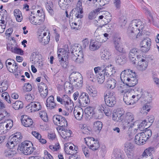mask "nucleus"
Returning <instances> with one entry per match:
<instances>
[{
    "label": "nucleus",
    "instance_id": "nucleus-1",
    "mask_svg": "<svg viewBox=\"0 0 159 159\" xmlns=\"http://www.w3.org/2000/svg\"><path fill=\"white\" fill-rule=\"evenodd\" d=\"M136 74L132 70L127 69L122 71L120 75L122 82L129 87H133L138 83Z\"/></svg>",
    "mask_w": 159,
    "mask_h": 159
},
{
    "label": "nucleus",
    "instance_id": "nucleus-2",
    "mask_svg": "<svg viewBox=\"0 0 159 159\" xmlns=\"http://www.w3.org/2000/svg\"><path fill=\"white\" fill-rule=\"evenodd\" d=\"M143 27V23L139 20H133L128 27V34L132 39L138 38L142 35L139 33Z\"/></svg>",
    "mask_w": 159,
    "mask_h": 159
},
{
    "label": "nucleus",
    "instance_id": "nucleus-3",
    "mask_svg": "<svg viewBox=\"0 0 159 159\" xmlns=\"http://www.w3.org/2000/svg\"><path fill=\"white\" fill-rule=\"evenodd\" d=\"M142 95L141 91L131 90L124 94L123 100L127 105L134 104L141 98Z\"/></svg>",
    "mask_w": 159,
    "mask_h": 159
},
{
    "label": "nucleus",
    "instance_id": "nucleus-4",
    "mask_svg": "<svg viewBox=\"0 0 159 159\" xmlns=\"http://www.w3.org/2000/svg\"><path fill=\"white\" fill-rule=\"evenodd\" d=\"M95 72L96 73L101 72L104 73L107 76H111L116 72L113 66L111 65L103 64L101 66L95 67L94 69Z\"/></svg>",
    "mask_w": 159,
    "mask_h": 159
},
{
    "label": "nucleus",
    "instance_id": "nucleus-5",
    "mask_svg": "<svg viewBox=\"0 0 159 159\" xmlns=\"http://www.w3.org/2000/svg\"><path fill=\"white\" fill-rule=\"evenodd\" d=\"M57 102L64 105L68 111H72L73 108V103L67 95H64L62 97L57 96Z\"/></svg>",
    "mask_w": 159,
    "mask_h": 159
},
{
    "label": "nucleus",
    "instance_id": "nucleus-6",
    "mask_svg": "<svg viewBox=\"0 0 159 159\" xmlns=\"http://www.w3.org/2000/svg\"><path fill=\"white\" fill-rule=\"evenodd\" d=\"M104 97L107 106L113 107L116 103V99L114 92L106 91L104 93Z\"/></svg>",
    "mask_w": 159,
    "mask_h": 159
},
{
    "label": "nucleus",
    "instance_id": "nucleus-7",
    "mask_svg": "<svg viewBox=\"0 0 159 159\" xmlns=\"http://www.w3.org/2000/svg\"><path fill=\"white\" fill-rule=\"evenodd\" d=\"M82 77L81 75L79 72L76 71L72 72L69 76V82L65 83L64 85L65 87L68 88V85L74 83L76 81L78 80H81V78Z\"/></svg>",
    "mask_w": 159,
    "mask_h": 159
},
{
    "label": "nucleus",
    "instance_id": "nucleus-8",
    "mask_svg": "<svg viewBox=\"0 0 159 159\" xmlns=\"http://www.w3.org/2000/svg\"><path fill=\"white\" fill-rule=\"evenodd\" d=\"M78 102L81 106L85 107L87 106L90 102L88 94L85 93H80Z\"/></svg>",
    "mask_w": 159,
    "mask_h": 159
},
{
    "label": "nucleus",
    "instance_id": "nucleus-9",
    "mask_svg": "<svg viewBox=\"0 0 159 159\" xmlns=\"http://www.w3.org/2000/svg\"><path fill=\"white\" fill-rule=\"evenodd\" d=\"M6 64L8 70L11 73L16 72L18 66L17 64L14 60L11 59H7L6 61Z\"/></svg>",
    "mask_w": 159,
    "mask_h": 159
},
{
    "label": "nucleus",
    "instance_id": "nucleus-10",
    "mask_svg": "<svg viewBox=\"0 0 159 159\" xmlns=\"http://www.w3.org/2000/svg\"><path fill=\"white\" fill-rule=\"evenodd\" d=\"M88 139V142L89 143V144L87 143V142L86 140V138H84L85 143L93 151H96L100 147V144L98 141L95 140L94 138L93 137L86 138Z\"/></svg>",
    "mask_w": 159,
    "mask_h": 159
},
{
    "label": "nucleus",
    "instance_id": "nucleus-11",
    "mask_svg": "<svg viewBox=\"0 0 159 159\" xmlns=\"http://www.w3.org/2000/svg\"><path fill=\"white\" fill-rule=\"evenodd\" d=\"M154 120V116H150L148 118V122L146 120H144L139 125H137L139 129H147L152 125Z\"/></svg>",
    "mask_w": 159,
    "mask_h": 159
},
{
    "label": "nucleus",
    "instance_id": "nucleus-12",
    "mask_svg": "<svg viewBox=\"0 0 159 159\" xmlns=\"http://www.w3.org/2000/svg\"><path fill=\"white\" fill-rule=\"evenodd\" d=\"M151 45V40L148 38L143 39L140 43L141 51L144 52H147L150 49Z\"/></svg>",
    "mask_w": 159,
    "mask_h": 159
},
{
    "label": "nucleus",
    "instance_id": "nucleus-13",
    "mask_svg": "<svg viewBox=\"0 0 159 159\" xmlns=\"http://www.w3.org/2000/svg\"><path fill=\"white\" fill-rule=\"evenodd\" d=\"M26 107L30 109L31 111H37L40 110L42 108L41 104L38 102H32L29 104Z\"/></svg>",
    "mask_w": 159,
    "mask_h": 159
},
{
    "label": "nucleus",
    "instance_id": "nucleus-14",
    "mask_svg": "<svg viewBox=\"0 0 159 159\" xmlns=\"http://www.w3.org/2000/svg\"><path fill=\"white\" fill-rule=\"evenodd\" d=\"M43 17L40 18L39 16H32L31 15L29 18L30 22L32 24L35 25H41L44 20L45 16H42Z\"/></svg>",
    "mask_w": 159,
    "mask_h": 159
},
{
    "label": "nucleus",
    "instance_id": "nucleus-15",
    "mask_svg": "<svg viewBox=\"0 0 159 159\" xmlns=\"http://www.w3.org/2000/svg\"><path fill=\"white\" fill-rule=\"evenodd\" d=\"M147 140L146 136L142 134L141 133L136 134L135 136V142L136 144L139 145L143 144Z\"/></svg>",
    "mask_w": 159,
    "mask_h": 159
},
{
    "label": "nucleus",
    "instance_id": "nucleus-16",
    "mask_svg": "<svg viewBox=\"0 0 159 159\" xmlns=\"http://www.w3.org/2000/svg\"><path fill=\"white\" fill-rule=\"evenodd\" d=\"M56 106L54 97L53 96H49L46 100V106L47 109L50 110L53 109Z\"/></svg>",
    "mask_w": 159,
    "mask_h": 159
},
{
    "label": "nucleus",
    "instance_id": "nucleus-17",
    "mask_svg": "<svg viewBox=\"0 0 159 159\" xmlns=\"http://www.w3.org/2000/svg\"><path fill=\"white\" fill-rule=\"evenodd\" d=\"M82 1L79 0L76 5V8L77 10L75 12V16L77 18H82L83 17L82 14L83 13V8L82 7Z\"/></svg>",
    "mask_w": 159,
    "mask_h": 159
},
{
    "label": "nucleus",
    "instance_id": "nucleus-18",
    "mask_svg": "<svg viewBox=\"0 0 159 159\" xmlns=\"http://www.w3.org/2000/svg\"><path fill=\"white\" fill-rule=\"evenodd\" d=\"M22 124L25 127H29L33 123L32 119L26 115H24L21 119Z\"/></svg>",
    "mask_w": 159,
    "mask_h": 159
},
{
    "label": "nucleus",
    "instance_id": "nucleus-19",
    "mask_svg": "<svg viewBox=\"0 0 159 159\" xmlns=\"http://www.w3.org/2000/svg\"><path fill=\"white\" fill-rule=\"evenodd\" d=\"M42 58L41 55L38 52H34L31 54L30 59L33 63H38Z\"/></svg>",
    "mask_w": 159,
    "mask_h": 159
},
{
    "label": "nucleus",
    "instance_id": "nucleus-20",
    "mask_svg": "<svg viewBox=\"0 0 159 159\" xmlns=\"http://www.w3.org/2000/svg\"><path fill=\"white\" fill-rule=\"evenodd\" d=\"M79 54L76 56L74 55V54L71 55V59L75 62L78 63H82L84 61V56L83 53L80 52Z\"/></svg>",
    "mask_w": 159,
    "mask_h": 159
},
{
    "label": "nucleus",
    "instance_id": "nucleus-21",
    "mask_svg": "<svg viewBox=\"0 0 159 159\" xmlns=\"http://www.w3.org/2000/svg\"><path fill=\"white\" fill-rule=\"evenodd\" d=\"M137 125H138L137 122H134L133 123H130L128 121V122H125L123 123V128L124 129H128L134 128V129H139Z\"/></svg>",
    "mask_w": 159,
    "mask_h": 159
},
{
    "label": "nucleus",
    "instance_id": "nucleus-22",
    "mask_svg": "<svg viewBox=\"0 0 159 159\" xmlns=\"http://www.w3.org/2000/svg\"><path fill=\"white\" fill-rule=\"evenodd\" d=\"M154 148H149L145 149L143 152L142 156L143 157H146L147 159H153L152 152Z\"/></svg>",
    "mask_w": 159,
    "mask_h": 159
},
{
    "label": "nucleus",
    "instance_id": "nucleus-23",
    "mask_svg": "<svg viewBox=\"0 0 159 159\" xmlns=\"http://www.w3.org/2000/svg\"><path fill=\"white\" fill-rule=\"evenodd\" d=\"M139 50L137 48H133L131 49L129 53V57L130 60L133 62L134 64L135 63L136 57Z\"/></svg>",
    "mask_w": 159,
    "mask_h": 159
},
{
    "label": "nucleus",
    "instance_id": "nucleus-24",
    "mask_svg": "<svg viewBox=\"0 0 159 159\" xmlns=\"http://www.w3.org/2000/svg\"><path fill=\"white\" fill-rule=\"evenodd\" d=\"M148 65V62L145 60L139 61L137 66L138 69L140 71H143L145 70Z\"/></svg>",
    "mask_w": 159,
    "mask_h": 159
},
{
    "label": "nucleus",
    "instance_id": "nucleus-25",
    "mask_svg": "<svg viewBox=\"0 0 159 159\" xmlns=\"http://www.w3.org/2000/svg\"><path fill=\"white\" fill-rule=\"evenodd\" d=\"M80 18L75 19V22H71L70 20H69V23L71 28L75 30H78L80 29V25H81V20L78 19Z\"/></svg>",
    "mask_w": 159,
    "mask_h": 159
},
{
    "label": "nucleus",
    "instance_id": "nucleus-26",
    "mask_svg": "<svg viewBox=\"0 0 159 159\" xmlns=\"http://www.w3.org/2000/svg\"><path fill=\"white\" fill-rule=\"evenodd\" d=\"M74 114L75 118L77 120H80L82 119L83 116V110L80 107L78 108L76 110L74 109Z\"/></svg>",
    "mask_w": 159,
    "mask_h": 159
},
{
    "label": "nucleus",
    "instance_id": "nucleus-27",
    "mask_svg": "<svg viewBox=\"0 0 159 159\" xmlns=\"http://www.w3.org/2000/svg\"><path fill=\"white\" fill-rule=\"evenodd\" d=\"M116 81L114 79L110 78L107 80L106 86L108 89H113L116 86Z\"/></svg>",
    "mask_w": 159,
    "mask_h": 159
},
{
    "label": "nucleus",
    "instance_id": "nucleus-28",
    "mask_svg": "<svg viewBox=\"0 0 159 159\" xmlns=\"http://www.w3.org/2000/svg\"><path fill=\"white\" fill-rule=\"evenodd\" d=\"M57 131L60 133L61 137L64 139L69 137L72 133L70 130H57Z\"/></svg>",
    "mask_w": 159,
    "mask_h": 159
},
{
    "label": "nucleus",
    "instance_id": "nucleus-29",
    "mask_svg": "<svg viewBox=\"0 0 159 159\" xmlns=\"http://www.w3.org/2000/svg\"><path fill=\"white\" fill-rule=\"evenodd\" d=\"M71 54L73 55L76 56L79 54V53H82V48L80 46H72L71 48Z\"/></svg>",
    "mask_w": 159,
    "mask_h": 159
},
{
    "label": "nucleus",
    "instance_id": "nucleus-30",
    "mask_svg": "<svg viewBox=\"0 0 159 159\" xmlns=\"http://www.w3.org/2000/svg\"><path fill=\"white\" fill-rule=\"evenodd\" d=\"M13 13L16 21L18 22H21L23 18L21 11L18 9H15Z\"/></svg>",
    "mask_w": 159,
    "mask_h": 159
},
{
    "label": "nucleus",
    "instance_id": "nucleus-31",
    "mask_svg": "<svg viewBox=\"0 0 159 159\" xmlns=\"http://www.w3.org/2000/svg\"><path fill=\"white\" fill-rule=\"evenodd\" d=\"M64 118L61 115H55L53 117V123L55 125L58 126Z\"/></svg>",
    "mask_w": 159,
    "mask_h": 159
},
{
    "label": "nucleus",
    "instance_id": "nucleus-32",
    "mask_svg": "<svg viewBox=\"0 0 159 159\" xmlns=\"http://www.w3.org/2000/svg\"><path fill=\"white\" fill-rule=\"evenodd\" d=\"M100 43L97 41L91 42L89 46V48L92 51H94L98 49L100 47Z\"/></svg>",
    "mask_w": 159,
    "mask_h": 159
},
{
    "label": "nucleus",
    "instance_id": "nucleus-33",
    "mask_svg": "<svg viewBox=\"0 0 159 159\" xmlns=\"http://www.w3.org/2000/svg\"><path fill=\"white\" fill-rule=\"evenodd\" d=\"M95 73L96 74L98 83L100 84L104 82L105 79V75L104 74V73L101 72H99V71L98 73Z\"/></svg>",
    "mask_w": 159,
    "mask_h": 159
},
{
    "label": "nucleus",
    "instance_id": "nucleus-34",
    "mask_svg": "<svg viewBox=\"0 0 159 159\" xmlns=\"http://www.w3.org/2000/svg\"><path fill=\"white\" fill-rule=\"evenodd\" d=\"M85 118L87 119L89 117L92 116L94 114L93 108L91 107H88L84 110Z\"/></svg>",
    "mask_w": 159,
    "mask_h": 159
},
{
    "label": "nucleus",
    "instance_id": "nucleus-35",
    "mask_svg": "<svg viewBox=\"0 0 159 159\" xmlns=\"http://www.w3.org/2000/svg\"><path fill=\"white\" fill-rule=\"evenodd\" d=\"M36 149L35 147H34L32 146H30L29 147H27V148L22 150L23 151V152L25 154L28 155L32 153Z\"/></svg>",
    "mask_w": 159,
    "mask_h": 159
},
{
    "label": "nucleus",
    "instance_id": "nucleus-36",
    "mask_svg": "<svg viewBox=\"0 0 159 159\" xmlns=\"http://www.w3.org/2000/svg\"><path fill=\"white\" fill-rule=\"evenodd\" d=\"M38 38L39 41L44 45L47 44L50 40V37L48 35L47 37H42V35H39Z\"/></svg>",
    "mask_w": 159,
    "mask_h": 159
},
{
    "label": "nucleus",
    "instance_id": "nucleus-37",
    "mask_svg": "<svg viewBox=\"0 0 159 159\" xmlns=\"http://www.w3.org/2000/svg\"><path fill=\"white\" fill-rule=\"evenodd\" d=\"M12 107L16 110H17L23 107V104L22 102L16 101L12 104Z\"/></svg>",
    "mask_w": 159,
    "mask_h": 159
},
{
    "label": "nucleus",
    "instance_id": "nucleus-38",
    "mask_svg": "<svg viewBox=\"0 0 159 159\" xmlns=\"http://www.w3.org/2000/svg\"><path fill=\"white\" fill-rule=\"evenodd\" d=\"M83 77L81 78V80H78L76 81L74 83L71 84L73 88H74L77 89H79L81 88L83 85Z\"/></svg>",
    "mask_w": 159,
    "mask_h": 159
},
{
    "label": "nucleus",
    "instance_id": "nucleus-39",
    "mask_svg": "<svg viewBox=\"0 0 159 159\" xmlns=\"http://www.w3.org/2000/svg\"><path fill=\"white\" fill-rule=\"evenodd\" d=\"M46 7L49 13L51 15L53 14L54 11L53 9V3L52 2L49 1L47 2Z\"/></svg>",
    "mask_w": 159,
    "mask_h": 159
},
{
    "label": "nucleus",
    "instance_id": "nucleus-40",
    "mask_svg": "<svg viewBox=\"0 0 159 159\" xmlns=\"http://www.w3.org/2000/svg\"><path fill=\"white\" fill-rule=\"evenodd\" d=\"M126 62L125 57V56L120 55L116 58V62L120 65H123Z\"/></svg>",
    "mask_w": 159,
    "mask_h": 159
},
{
    "label": "nucleus",
    "instance_id": "nucleus-41",
    "mask_svg": "<svg viewBox=\"0 0 159 159\" xmlns=\"http://www.w3.org/2000/svg\"><path fill=\"white\" fill-rule=\"evenodd\" d=\"M8 84L7 81H3L0 83V93H3L7 89Z\"/></svg>",
    "mask_w": 159,
    "mask_h": 159
},
{
    "label": "nucleus",
    "instance_id": "nucleus-42",
    "mask_svg": "<svg viewBox=\"0 0 159 159\" xmlns=\"http://www.w3.org/2000/svg\"><path fill=\"white\" fill-rule=\"evenodd\" d=\"M30 146H33L32 143L29 141H25L21 144L20 146V149L21 150L23 149L27 148V147H29Z\"/></svg>",
    "mask_w": 159,
    "mask_h": 159
},
{
    "label": "nucleus",
    "instance_id": "nucleus-43",
    "mask_svg": "<svg viewBox=\"0 0 159 159\" xmlns=\"http://www.w3.org/2000/svg\"><path fill=\"white\" fill-rule=\"evenodd\" d=\"M120 115V114L117 115L116 113L113 112L112 116L113 120L117 122L121 121L123 120L124 117H121Z\"/></svg>",
    "mask_w": 159,
    "mask_h": 159
},
{
    "label": "nucleus",
    "instance_id": "nucleus-44",
    "mask_svg": "<svg viewBox=\"0 0 159 159\" xmlns=\"http://www.w3.org/2000/svg\"><path fill=\"white\" fill-rule=\"evenodd\" d=\"M114 47L115 49L119 52L124 53H126L122 43L115 45Z\"/></svg>",
    "mask_w": 159,
    "mask_h": 159
},
{
    "label": "nucleus",
    "instance_id": "nucleus-45",
    "mask_svg": "<svg viewBox=\"0 0 159 159\" xmlns=\"http://www.w3.org/2000/svg\"><path fill=\"white\" fill-rule=\"evenodd\" d=\"M110 53L107 49H105L102 51L101 53V58L103 60L108 58Z\"/></svg>",
    "mask_w": 159,
    "mask_h": 159
},
{
    "label": "nucleus",
    "instance_id": "nucleus-46",
    "mask_svg": "<svg viewBox=\"0 0 159 159\" xmlns=\"http://www.w3.org/2000/svg\"><path fill=\"white\" fill-rule=\"evenodd\" d=\"M101 110H102L106 116H109L111 115L112 113V111L110 110V108L106 106H104V107L102 106Z\"/></svg>",
    "mask_w": 159,
    "mask_h": 159
},
{
    "label": "nucleus",
    "instance_id": "nucleus-47",
    "mask_svg": "<svg viewBox=\"0 0 159 159\" xmlns=\"http://www.w3.org/2000/svg\"><path fill=\"white\" fill-rule=\"evenodd\" d=\"M1 96L2 98L8 103H11L12 100L10 98V97L8 93L7 92L3 93L2 94Z\"/></svg>",
    "mask_w": 159,
    "mask_h": 159
},
{
    "label": "nucleus",
    "instance_id": "nucleus-48",
    "mask_svg": "<svg viewBox=\"0 0 159 159\" xmlns=\"http://www.w3.org/2000/svg\"><path fill=\"white\" fill-rule=\"evenodd\" d=\"M134 148V145L133 143L130 142H127L125 144V151H133Z\"/></svg>",
    "mask_w": 159,
    "mask_h": 159
},
{
    "label": "nucleus",
    "instance_id": "nucleus-49",
    "mask_svg": "<svg viewBox=\"0 0 159 159\" xmlns=\"http://www.w3.org/2000/svg\"><path fill=\"white\" fill-rule=\"evenodd\" d=\"M39 114L40 117L44 121L47 122L48 121V119L46 111H40Z\"/></svg>",
    "mask_w": 159,
    "mask_h": 159
},
{
    "label": "nucleus",
    "instance_id": "nucleus-50",
    "mask_svg": "<svg viewBox=\"0 0 159 159\" xmlns=\"http://www.w3.org/2000/svg\"><path fill=\"white\" fill-rule=\"evenodd\" d=\"M15 138H11L10 141H9L6 144V146L10 149L13 148L15 144V143L14 142V141Z\"/></svg>",
    "mask_w": 159,
    "mask_h": 159
},
{
    "label": "nucleus",
    "instance_id": "nucleus-51",
    "mask_svg": "<svg viewBox=\"0 0 159 159\" xmlns=\"http://www.w3.org/2000/svg\"><path fill=\"white\" fill-rule=\"evenodd\" d=\"M126 119L129 122L133 121L134 120L133 114L131 112H127L126 114Z\"/></svg>",
    "mask_w": 159,
    "mask_h": 159
},
{
    "label": "nucleus",
    "instance_id": "nucleus-52",
    "mask_svg": "<svg viewBox=\"0 0 159 159\" xmlns=\"http://www.w3.org/2000/svg\"><path fill=\"white\" fill-rule=\"evenodd\" d=\"M151 107L150 106L145 105L142 108L140 112L142 114H147L150 110Z\"/></svg>",
    "mask_w": 159,
    "mask_h": 159
},
{
    "label": "nucleus",
    "instance_id": "nucleus-53",
    "mask_svg": "<svg viewBox=\"0 0 159 159\" xmlns=\"http://www.w3.org/2000/svg\"><path fill=\"white\" fill-rule=\"evenodd\" d=\"M102 123L99 121L95 122L93 124V128L94 129H102Z\"/></svg>",
    "mask_w": 159,
    "mask_h": 159
},
{
    "label": "nucleus",
    "instance_id": "nucleus-54",
    "mask_svg": "<svg viewBox=\"0 0 159 159\" xmlns=\"http://www.w3.org/2000/svg\"><path fill=\"white\" fill-rule=\"evenodd\" d=\"M142 134H143L144 136L147 137V140L150 138L152 135V131L151 130H145L144 132H142Z\"/></svg>",
    "mask_w": 159,
    "mask_h": 159
},
{
    "label": "nucleus",
    "instance_id": "nucleus-55",
    "mask_svg": "<svg viewBox=\"0 0 159 159\" xmlns=\"http://www.w3.org/2000/svg\"><path fill=\"white\" fill-rule=\"evenodd\" d=\"M99 11V9H98L90 12L88 16L89 19L90 20H92L93 19L95 16L96 13Z\"/></svg>",
    "mask_w": 159,
    "mask_h": 159
},
{
    "label": "nucleus",
    "instance_id": "nucleus-56",
    "mask_svg": "<svg viewBox=\"0 0 159 159\" xmlns=\"http://www.w3.org/2000/svg\"><path fill=\"white\" fill-rule=\"evenodd\" d=\"M58 56L59 59H61V60H63L64 59L63 57H65L67 56L66 54L64 53V51H61L60 48L58 50Z\"/></svg>",
    "mask_w": 159,
    "mask_h": 159
},
{
    "label": "nucleus",
    "instance_id": "nucleus-57",
    "mask_svg": "<svg viewBox=\"0 0 159 159\" xmlns=\"http://www.w3.org/2000/svg\"><path fill=\"white\" fill-rule=\"evenodd\" d=\"M69 1L67 0H59L58 4L60 7H64L65 5L67 4Z\"/></svg>",
    "mask_w": 159,
    "mask_h": 159
},
{
    "label": "nucleus",
    "instance_id": "nucleus-58",
    "mask_svg": "<svg viewBox=\"0 0 159 159\" xmlns=\"http://www.w3.org/2000/svg\"><path fill=\"white\" fill-rule=\"evenodd\" d=\"M125 86L123 85V86H120L119 88L120 92L122 94H125L127 92H128L130 90L128 89H125Z\"/></svg>",
    "mask_w": 159,
    "mask_h": 159
},
{
    "label": "nucleus",
    "instance_id": "nucleus-59",
    "mask_svg": "<svg viewBox=\"0 0 159 159\" xmlns=\"http://www.w3.org/2000/svg\"><path fill=\"white\" fill-rule=\"evenodd\" d=\"M126 19V18L124 16L121 17L120 18V25L122 28L125 27L127 21Z\"/></svg>",
    "mask_w": 159,
    "mask_h": 159
},
{
    "label": "nucleus",
    "instance_id": "nucleus-60",
    "mask_svg": "<svg viewBox=\"0 0 159 159\" xmlns=\"http://www.w3.org/2000/svg\"><path fill=\"white\" fill-rule=\"evenodd\" d=\"M48 88L45 87L44 90L40 93V95L42 98H44L47 96L48 93Z\"/></svg>",
    "mask_w": 159,
    "mask_h": 159
},
{
    "label": "nucleus",
    "instance_id": "nucleus-61",
    "mask_svg": "<svg viewBox=\"0 0 159 159\" xmlns=\"http://www.w3.org/2000/svg\"><path fill=\"white\" fill-rule=\"evenodd\" d=\"M23 89L25 91H30L32 89V86L29 83L25 84L24 86Z\"/></svg>",
    "mask_w": 159,
    "mask_h": 159
},
{
    "label": "nucleus",
    "instance_id": "nucleus-62",
    "mask_svg": "<svg viewBox=\"0 0 159 159\" xmlns=\"http://www.w3.org/2000/svg\"><path fill=\"white\" fill-rule=\"evenodd\" d=\"M68 125L67 121L66 120L65 118H64L61 121L60 124L58 125V126L60 127H66Z\"/></svg>",
    "mask_w": 159,
    "mask_h": 159
},
{
    "label": "nucleus",
    "instance_id": "nucleus-63",
    "mask_svg": "<svg viewBox=\"0 0 159 159\" xmlns=\"http://www.w3.org/2000/svg\"><path fill=\"white\" fill-rule=\"evenodd\" d=\"M12 52L20 55H22L23 54V51L21 49L17 48L15 47L13 49V50H12Z\"/></svg>",
    "mask_w": 159,
    "mask_h": 159
},
{
    "label": "nucleus",
    "instance_id": "nucleus-64",
    "mask_svg": "<svg viewBox=\"0 0 159 159\" xmlns=\"http://www.w3.org/2000/svg\"><path fill=\"white\" fill-rule=\"evenodd\" d=\"M88 92L90 96L92 97H96L97 96V93L96 91L93 90L91 89H89Z\"/></svg>",
    "mask_w": 159,
    "mask_h": 159
}]
</instances>
